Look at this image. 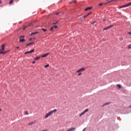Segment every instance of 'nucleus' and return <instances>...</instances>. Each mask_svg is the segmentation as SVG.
Here are the masks:
<instances>
[{
	"mask_svg": "<svg viewBox=\"0 0 131 131\" xmlns=\"http://www.w3.org/2000/svg\"><path fill=\"white\" fill-rule=\"evenodd\" d=\"M129 6H131V2L123 6H121L119 7V9H122V8H126V7H129Z\"/></svg>",
	"mask_w": 131,
	"mask_h": 131,
	"instance_id": "nucleus-3",
	"label": "nucleus"
},
{
	"mask_svg": "<svg viewBox=\"0 0 131 131\" xmlns=\"http://www.w3.org/2000/svg\"><path fill=\"white\" fill-rule=\"evenodd\" d=\"M16 48L17 49H19V47H16Z\"/></svg>",
	"mask_w": 131,
	"mask_h": 131,
	"instance_id": "nucleus-41",
	"label": "nucleus"
},
{
	"mask_svg": "<svg viewBox=\"0 0 131 131\" xmlns=\"http://www.w3.org/2000/svg\"><path fill=\"white\" fill-rule=\"evenodd\" d=\"M73 3H76V1H73L72 2H69V4H73Z\"/></svg>",
	"mask_w": 131,
	"mask_h": 131,
	"instance_id": "nucleus-16",
	"label": "nucleus"
},
{
	"mask_svg": "<svg viewBox=\"0 0 131 131\" xmlns=\"http://www.w3.org/2000/svg\"><path fill=\"white\" fill-rule=\"evenodd\" d=\"M85 68H82L79 70H78L77 71H76V73H81L83 71H85Z\"/></svg>",
	"mask_w": 131,
	"mask_h": 131,
	"instance_id": "nucleus-4",
	"label": "nucleus"
},
{
	"mask_svg": "<svg viewBox=\"0 0 131 131\" xmlns=\"http://www.w3.org/2000/svg\"><path fill=\"white\" fill-rule=\"evenodd\" d=\"M33 124V122L29 123L28 124V125H32Z\"/></svg>",
	"mask_w": 131,
	"mask_h": 131,
	"instance_id": "nucleus-24",
	"label": "nucleus"
},
{
	"mask_svg": "<svg viewBox=\"0 0 131 131\" xmlns=\"http://www.w3.org/2000/svg\"><path fill=\"white\" fill-rule=\"evenodd\" d=\"M50 53H47L44 55H43L42 56H41V58H46V57H48L49 56Z\"/></svg>",
	"mask_w": 131,
	"mask_h": 131,
	"instance_id": "nucleus-8",
	"label": "nucleus"
},
{
	"mask_svg": "<svg viewBox=\"0 0 131 131\" xmlns=\"http://www.w3.org/2000/svg\"><path fill=\"white\" fill-rule=\"evenodd\" d=\"M112 26H113V25H111V26H108V27H107L106 28H104L103 29V30H106L107 29H109V28H110L111 27H112Z\"/></svg>",
	"mask_w": 131,
	"mask_h": 131,
	"instance_id": "nucleus-9",
	"label": "nucleus"
},
{
	"mask_svg": "<svg viewBox=\"0 0 131 131\" xmlns=\"http://www.w3.org/2000/svg\"><path fill=\"white\" fill-rule=\"evenodd\" d=\"M54 28H55V29H57V28H58V26H54Z\"/></svg>",
	"mask_w": 131,
	"mask_h": 131,
	"instance_id": "nucleus-27",
	"label": "nucleus"
},
{
	"mask_svg": "<svg viewBox=\"0 0 131 131\" xmlns=\"http://www.w3.org/2000/svg\"><path fill=\"white\" fill-rule=\"evenodd\" d=\"M86 128H84V129H83V130L82 131H85V129H86Z\"/></svg>",
	"mask_w": 131,
	"mask_h": 131,
	"instance_id": "nucleus-33",
	"label": "nucleus"
},
{
	"mask_svg": "<svg viewBox=\"0 0 131 131\" xmlns=\"http://www.w3.org/2000/svg\"><path fill=\"white\" fill-rule=\"evenodd\" d=\"M79 20L81 21H82L83 20L82 18L81 17L79 18Z\"/></svg>",
	"mask_w": 131,
	"mask_h": 131,
	"instance_id": "nucleus-29",
	"label": "nucleus"
},
{
	"mask_svg": "<svg viewBox=\"0 0 131 131\" xmlns=\"http://www.w3.org/2000/svg\"><path fill=\"white\" fill-rule=\"evenodd\" d=\"M2 0H0V4H2Z\"/></svg>",
	"mask_w": 131,
	"mask_h": 131,
	"instance_id": "nucleus-39",
	"label": "nucleus"
},
{
	"mask_svg": "<svg viewBox=\"0 0 131 131\" xmlns=\"http://www.w3.org/2000/svg\"><path fill=\"white\" fill-rule=\"evenodd\" d=\"M29 26H33V25H32V24H30Z\"/></svg>",
	"mask_w": 131,
	"mask_h": 131,
	"instance_id": "nucleus-32",
	"label": "nucleus"
},
{
	"mask_svg": "<svg viewBox=\"0 0 131 131\" xmlns=\"http://www.w3.org/2000/svg\"><path fill=\"white\" fill-rule=\"evenodd\" d=\"M1 111H2V109L0 108V112H1Z\"/></svg>",
	"mask_w": 131,
	"mask_h": 131,
	"instance_id": "nucleus-43",
	"label": "nucleus"
},
{
	"mask_svg": "<svg viewBox=\"0 0 131 131\" xmlns=\"http://www.w3.org/2000/svg\"><path fill=\"white\" fill-rule=\"evenodd\" d=\"M42 31H43V32H46V31H47V29H42Z\"/></svg>",
	"mask_w": 131,
	"mask_h": 131,
	"instance_id": "nucleus-25",
	"label": "nucleus"
},
{
	"mask_svg": "<svg viewBox=\"0 0 131 131\" xmlns=\"http://www.w3.org/2000/svg\"><path fill=\"white\" fill-rule=\"evenodd\" d=\"M49 66H50V64H48L47 65L45 66L44 67H45V68H47L49 67Z\"/></svg>",
	"mask_w": 131,
	"mask_h": 131,
	"instance_id": "nucleus-21",
	"label": "nucleus"
},
{
	"mask_svg": "<svg viewBox=\"0 0 131 131\" xmlns=\"http://www.w3.org/2000/svg\"><path fill=\"white\" fill-rule=\"evenodd\" d=\"M56 112H57V109H54V110L49 112L46 115H52V114H55Z\"/></svg>",
	"mask_w": 131,
	"mask_h": 131,
	"instance_id": "nucleus-2",
	"label": "nucleus"
},
{
	"mask_svg": "<svg viewBox=\"0 0 131 131\" xmlns=\"http://www.w3.org/2000/svg\"><path fill=\"white\" fill-rule=\"evenodd\" d=\"M107 105H110V102H106L102 105V107H104V106H107Z\"/></svg>",
	"mask_w": 131,
	"mask_h": 131,
	"instance_id": "nucleus-10",
	"label": "nucleus"
},
{
	"mask_svg": "<svg viewBox=\"0 0 131 131\" xmlns=\"http://www.w3.org/2000/svg\"><path fill=\"white\" fill-rule=\"evenodd\" d=\"M92 8H93V7H88L85 9V11H89V10H91V9H92Z\"/></svg>",
	"mask_w": 131,
	"mask_h": 131,
	"instance_id": "nucleus-11",
	"label": "nucleus"
},
{
	"mask_svg": "<svg viewBox=\"0 0 131 131\" xmlns=\"http://www.w3.org/2000/svg\"><path fill=\"white\" fill-rule=\"evenodd\" d=\"M37 33H38V32H32V33H31V35H33L34 34H37Z\"/></svg>",
	"mask_w": 131,
	"mask_h": 131,
	"instance_id": "nucleus-15",
	"label": "nucleus"
},
{
	"mask_svg": "<svg viewBox=\"0 0 131 131\" xmlns=\"http://www.w3.org/2000/svg\"><path fill=\"white\" fill-rule=\"evenodd\" d=\"M106 4H107V3H100V4H99V6H103V5H106Z\"/></svg>",
	"mask_w": 131,
	"mask_h": 131,
	"instance_id": "nucleus-18",
	"label": "nucleus"
},
{
	"mask_svg": "<svg viewBox=\"0 0 131 131\" xmlns=\"http://www.w3.org/2000/svg\"><path fill=\"white\" fill-rule=\"evenodd\" d=\"M91 13H92V12L89 13L86 15H85L84 16V18H85V17H88V16H89V15H91Z\"/></svg>",
	"mask_w": 131,
	"mask_h": 131,
	"instance_id": "nucleus-19",
	"label": "nucleus"
},
{
	"mask_svg": "<svg viewBox=\"0 0 131 131\" xmlns=\"http://www.w3.org/2000/svg\"><path fill=\"white\" fill-rule=\"evenodd\" d=\"M25 115H28V112L25 111Z\"/></svg>",
	"mask_w": 131,
	"mask_h": 131,
	"instance_id": "nucleus-23",
	"label": "nucleus"
},
{
	"mask_svg": "<svg viewBox=\"0 0 131 131\" xmlns=\"http://www.w3.org/2000/svg\"><path fill=\"white\" fill-rule=\"evenodd\" d=\"M54 30V27H52L50 29V31H53Z\"/></svg>",
	"mask_w": 131,
	"mask_h": 131,
	"instance_id": "nucleus-22",
	"label": "nucleus"
},
{
	"mask_svg": "<svg viewBox=\"0 0 131 131\" xmlns=\"http://www.w3.org/2000/svg\"><path fill=\"white\" fill-rule=\"evenodd\" d=\"M30 40H32V38H30Z\"/></svg>",
	"mask_w": 131,
	"mask_h": 131,
	"instance_id": "nucleus-40",
	"label": "nucleus"
},
{
	"mask_svg": "<svg viewBox=\"0 0 131 131\" xmlns=\"http://www.w3.org/2000/svg\"><path fill=\"white\" fill-rule=\"evenodd\" d=\"M75 129V128H71L70 129L67 130V131H74Z\"/></svg>",
	"mask_w": 131,
	"mask_h": 131,
	"instance_id": "nucleus-14",
	"label": "nucleus"
},
{
	"mask_svg": "<svg viewBox=\"0 0 131 131\" xmlns=\"http://www.w3.org/2000/svg\"><path fill=\"white\" fill-rule=\"evenodd\" d=\"M86 112H89V108L85 109L84 111H83V112L80 114V115H84V114H86Z\"/></svg>",
	"mask_w": 131,
	"mask_h": 131,
	"instance_id": "nucleus-6",
	"label": "nucleus"
},
{
	"mask_svg": "<svg viewBox=\"0 0 131 131\" xmlns=\"http://www.w3.org/2000/svg\"><path fill=\"white\" fill-rule=\"evenodd\" d=\"M5 46H6L5 45H2V49L0 50V54H6V53H8V51H7V52L3 51L5 50Z\"/></svg>",
	"mask_w": 131,
	"mask_h": 131,
	"instance_id": "nucleus-1",
	"label": "nucleus"
},
{
	"mask_svg": "<svg viewBox=\"0 0 131 131\" xmlns=\"http://www.w3.org/2000/svg\"><path fill=\"white\" fill-rule=\"evenodd\" d=\"M14 3V0H11L9 2L10 5H12Z\"/></svg>",
	"mask_w": 131,
	"mask_h": 131,
	"instance_id": "nucleus-17",
	"label": "nucleus"
},
{
	"mask_svg": "<svg viewBox=\"0 0 131 131\" xmlns=\"http://www.w3.org/2000/svg\"><path fill=\"white\" fill-rule=\"evenodd\" d=\"M48 116H50L49 115H46L45 116V119H47L48 118Z\"/></svg>",
	"mask_w": 131,
	"mask_h": 131,
	"instance_id": "nucleus-26",
	"label": "nucleus"
},
{
	"mask_svg": "<svg viewBox=\"0 0 131 131\" xmlns=\"http://www.w3.org/2000/svg\"><path fill=\"white\" fill-rule=\"evenodd\" d=\"M58 20H57L56 22H55V23H53V24H57V23H58Z\"/></svg>",
	"mask_w": 131,
	"mask_h": 131,
	"instance_id": "nucleus-31",
	"label": "nucleus"
},
{
	"mask_svg": "<svg viewBox=\"0 0 131 131\" xmlns=\"http://www.w3.org/2000/svg\"><path fill=\"white\" fill-rule=\"evenodd\" d=\"M34 52V49L32 50L31 51H28L25 53V55H27V54H31Z\"/></svg>",
	"mask_w": 131,
	"mask_h": 131,
	"instance_id": "nucleus-7",
	"label": "nucleus"
},
{
	"mask_svg": "<svg viewBox=\"0 0 131 131\" xmlns=\"http://www.w3.org/2000/svg\"><path fill=\"white\" fill-rule=\"evenodd\" d=\"M33 43H34V42H32L30 43H28L27 45V47H29V46H31V45H33Z\"/></svg>",
	"mask_w": 131,
	"mask_h": 131,
	"instance_id": "nucleus-13",
	"label": "nucleus"
},
{
	"mask_svg": "<svg viewBox=\"0 0 131 131\" xmlns=\"http://www.w3.org/2000/svg\"><path fill=\"white\" fill-rule=\"evenodd\" d=\"M60 131H62V130H60Z\"/></svg>",
	"mask_w": 131,
	"mask_h": 131,
	"instance_id": "nucleus-44",
	"label": "nucleus"
},
{
	"mask_svg": "<svg viewBox=\"0 0 131 131\" xmlns=\"http://www.w3.org/2000/svg\"><path fill=\"white\" fill-rule=\"evenodd\" d=\"M117 86H118V88H119V89H121V85L118 84H117Z\"/></svg>",
	"mask_w": 131,
	"mask_h": 131,
	"instance_id": "nucleus-20",
	"label": "nucleus"
},
{
	"mask_svg": "<svg viewBox=\"0 0 131 131\" xmlns=\"http://www.w3.org/2000/svg\"><path fill=\"white\" fill-rule=\"evenodd\" d=\"M23 29H24H24H26V27H24Z\"/></svg>",
	"mask_w": 131,
	"mask_h": 131,
	"instance_id": "nucleus-34",
	"label": "nucleus"
},
{
	"mask_svg": "<svg viewBox=\"0 0 131 131\" xmlns=\"http://www.w3.org/2000/svg\"><path fill=\"white\" fill-rule=\"evenodd\" d=\"M55 14H56V15H59V12H57V13H56Z\"/></svg>",
	"mask_w": 131,
	"mask_h": 131,
	"instance_id": "nucleus-36",
	"label": "nucleus"
},
{
	"mask_svg": "<svg viewBox=\"0 0 131 131\" xmlns=\"http://www.w3.org/2000/svg\"><path fill=\"white\" fill-rule=\"evenodd\" d=\"M128 49H131V45L128 46Z\"/></svg>",
	"mask_w": 131,
	"mask_h": 131,
	"instance_id": "nucleus-28",
	"label": "nucleus"
},
{
	"mask_svg": "<svg viewBox=\"0 0 131 131\" xmlns=\"http://www.w3.org/2000/svg\"><path fill=\"white\" fill-rule=\"evenodd\" d=\"M41 131H47V129L42 130Z\"/></svg>",
	"mask_w": 131,
	"mask_h": 131,
	"instance_id": "nucleus-35",
	"label": "nucleus"
},
{
	"mask_svg": "<svg viewBox=\"0 0 131 131\" xmlns=\"http://www.w3.org/2000/svg\"><path fill=\"white\" fill-rule=\"evenodd\" d=\"M128 34H130L131 35V32L128 33Z\"/></svg>",
	"mask_w": 131,
	"mask_h": 131,
	"instance_id": "nucleus-38",
	"label": "nucleus"
},
{
	"mask_svg": "<svg viewBox=\"0 0 131 131\" xmlns=\"http://www.w3.org/2000/svg\"><path fill=\"white\" fill-rule=\"evenodd\" d=\"M129 108H131V105L129 106Z\"/></svg>",
	"mask_w": 131,
	"mask_h": 131,
	"instance_id": "nucleus-42",
	"label": "nucleus"
},
{
	"mask_svg": "<svg viewBox=\"0 0 131 131\" xmlns=\"http://www.w3.org/2000/svg\"><path fill=\"white\" fill-rule=\"evenodd\" d=\"M40 58H41V56H38L37 57L35 58L34 60H35L36 61L37 60H39V59H40Z\"/></svg>",
	"mask_w": 131,
	"mask_h": 131,
	"instance_id": "nucleus-12",
	"label": "nucleus"
},
{
	"mask_svg": "<svg viewBox=\"0 0 131 131\" xmlns=\"http://www.w3.org/2000/svg\"><path fill=\"white\" fill-rule=\"evenodd\" d=\"M32 63L33 64H35V61H33Z\"/></svg>",
	"mask_w": 131,
	"mask_h": 131,
	"instance_id": "nucleus-37",
	"label": "nucleus"
},
{
	"mask_svg": "<svg viewBox=\"0 0 131 131\" xmlns=\"http://www.w3.org/2000/svg\"><path fill=\"white\" fill-rule=\"evenodd\" d=\"M19 41L20 42H23L25 41V39H24V36H20L19 37Z\"/></svg>",
	"mask_w": 131,
	"mask_h": 131,
	"instance_id": "nucleus-5",
	"label": "nucleus"
},
{
	"mask_svg": "<svg viewBox=\"0 0 131 131\" xmlns=\"http://www.w3.org/2000/svg\"><path fill=\"white\" fill-rule=\"evenodd\" d=\"M78 75V76H79L80 75H81V73H79Z\"/></svg>",
	"mask_w": 131,
	"mask_h": 131,
	"instance_id": "nucleus-30",
	"label": "nucleus"
}]
</instances>
